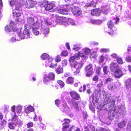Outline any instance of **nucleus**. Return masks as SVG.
I'll list each match as a JSON object with an SVG mask.
<instances>
[{"mask_svg":"<svg viewBox=\"0 0 131 131\" xmlns=\"http://www.w3.org/2000/svg\"><path fill=\"white\" fill-rule=\"evenodd\" d=\"M127 131H131V121L129 122L127 125Z\"/></svg>","mask_w":131,"mask_h":131,"instance_id":"48","label":"nucleus"},{"mask_svg":"<svg viewBox=\"0 0 131 131\" xmlns=\"http://www.w3.org/2000/svg\"><path fill=\"white\" fill-rule=\"evenodd\" d=\"M126 61L128 62H131V56H128L126 58Z\"/></svg>","mask_w":131,"mask_h":131,"instance_id":"60","label":"nucleus"},{"mask_svg":"<svg viewBox=\"0 0 131 131\" xmlns=\"http://www.w3.org/2000/svg\"><path fill=\"white\" fill-rule=\"evenodd\" d=\"M43 1L41 3H40V5L41 7H45L46 6L48 3V1L46 0H42Z\"/></svg>","mask_w":131,"mask_h":131,"instance_id":"36","label":"nucleus"},{"mask_svg":"<svg viewBox=\"0 0 131 131\" xmlns=\"http://www.w3.org/2000/svg\"><path fill=\"white\" fill-rule=\"evenodd\" d=\"M107 25L108 28L111 29L110 32L107 31L108 34L111 35H112L116 33V29L114 27L113 23L112 21H108Z\"/></svg>","mask_w":131,"mask_h":131,"instance_id":"7","label":"nucleus"},{"mask_svg":"<svg viewBox=\"0 0 131 131\" xmlns=\"http://www.w3.org/2000/svg\"><path fill=\"white\" fill-rule=\"evenodd\" d=\"M16 106L15 105H14L12 106L11 108V111L12 112L11 114H16L15 112V108Z\"/></svg>","mask_w":131,"mask_h":131,"instance_id":"61","label":"nucleus"},{"mask_svg":"<svg viewBox=\"0 0 131 131\" xmlns=\"http://www.w3.org/2000/svg\"><path fill=\"white\" fill-rule=\"evenodd\" d=\"M126 123L125 121H123L119 123L118 124V126L120 128H123L125 126Z\"/></svg>","mask_w":131,"mask_h":131,"instance_id":"35","label":"nucleus"},{"mask_svg":"<svg viewBox=\"0 0 131 131\" xmlns=\"http://www.w3.org/2000/svg\"><path fill=\"white\" fill-rule=\"evenodd\" d=\"M92 64H90L86 68V71H89L86 74L87 76H90L93 73V72L92 68Z\"/></svg>","mask_w":131,"mask_h":131,"instance_id":"15","label":"nucleus"},{"mask_svg":"<svg viewBox=\"0 0 131 131\" xmlns=\"http://www.w3.org/2000/svg\"><path fill=\"white\" fill-rule=\"evenodd\" d=\"M104 60V58L102 56H101L99 58V63H103Z\"/></svg>","mask_w":131,"mask_h":131,"instance_id":"57","label":"nucleus"},{"mask_svg":"<svg viewBox=\"0 0 131 131\" xmlns=\"http://www.w3.org/2000/svg\"><path fill=\"white\" fill-rule=\"evenodd\" d=\"M45 20V22L47 25L49 24L51 25V26H54L56 24H59L66 26L68 25V24L67 22V19L66 18L64 17H58L57 19L55 21H52V20Z\"/></svg>","mask_w":131,"mask_h":131,"instance_id":"2","label":"nucleus"},{"mask_svg":"<svg viewBox=\"0 0 131 131\" xmlns=\"http://www.w3.org/2000/svg\"><path fill=\"white\" fill-rule=\"evenodd\" d=\"M66 2H68L71 5H73L74 4L76 3L77 0H64Z\"/></svg>","mask_w":131,"mask_h":131,"instance_id":"43","label":"nucleus"},{"mask_svg":"<svg viewBox=\"0 0 131 131\" xmlns=\"http://www.w3.org/2000/svg\"><path fill=\"white\" fill-rule=\"evenodd\" d=\"M112 80V79L111 78H108L104 80V83L105 84H106L111 82Z\"/></svg>","mask_w":131,"mask_h":131,"instance_id":"50","label":"nucleus"},{"mask_svg":"<svg viewBox=\"0 0 131 131\" xmlns=\"http://www.w3.org/2000/svg\"><path fill=\"white\" fill-rule=\"evenodd\" d=\"M82 51H83L84 54L86 55H87L89 54H91V50L88 48H83L82 50Z\"/></svg>","mask_w":131,"mask_h":131,"instance_id":"32","label":"nucleus"},{"mask_svg":"<svg viewBox=\"0 0 131 131\" xmlns=\"http://www.w3.org/2000/svg\"><path fill=\"white\" fill-rule=\"evenodd\" d=\"M8 127L9 128L11 129H14L15 128V123H9L8 124Z\"/></svg>","mask_w":131,"mask_h":131,"instance_id":"46","label":"nucleus"},{"mask_svg":"<svg viewBox=\"0 0 131 131\" xmlns=\"http://www.w3.org/2000/svg\"><path fill=\"white\" fill-rule=\"evenodd\" d=\"M109 51V49L106 48L101 49L100 50V51L101 53L106 52Z\"/></svg>","mask_w":131,"mask_h":131,"instance_id":"54","label":"nucleus"},{"mask_svg":"<svg viewBox=\"0 0 131 131\" xmlns=\"http://www.w3.org/2000/svg\"><path fill=\"white\" fill-rule=\"evenodd\" d=\"M35 21L34 18L31 17H28L27 18V24H26L25 25H27L30 26H30L35 22Z\"/></svg>","mask_w":131,"mask_h":131,"instance_id":"19","label":"nucleus"},{"mask_svg":"<svg viewBox=\"0 0 131 131\" xmlns=\"http://www.w3.org/2000/svg\"><path fill=\"white\" fill-rule=\"evenodd\" d=\"M63 109L65 111H68L69 110V107L67 105L66 103H64L63 104Z\"/></svg>","mask_w":131,"mask_h":131,"instance_id":"49","label":"nucleus"},{"mask_svg":"<svg viewBox=\"0 0 131 131\" xmlns=\"http://www.w3.org/2000/svg\"><path fill=\"white\" fill-rule=\"evenodd\" d=\"M68 21V24H69L73 26H76V25L75 21L72 18H69Z\"/></svg>","mask_w":131,"mask_h":131,"instance_id":"34","label":"nucleus"},{"mask_svg":"<svg viewBox=\"0 0 131 131\" xmlns=\"http://www.w3.org/2000/svg\"><path fill=\"white\" fill-rule=\"evenodd\" d=\"M105 104L104 105L103 104H99L97 106V109L102 110L103 109V107L105 106Z\"/></svg>","mask_w":131,"mask_h":131,"instance_id":"53","label":"nucleus"},{"mask_svg":"<svg viewBox=\"0 0 131 131\" xmlns=\"http://www.w3.org/2000/svg\"><path fill=\"white\" fill-rule=\"evenodd\" d=\"M103 84V81L101 79H100L99 82L97 84L96 86L98 88L101 89Z\"/></svg>","mask_w":131,"mask_h":131,"instance_id":"41","label":"nucleus"},{"mask_svg":"<svg viewBox=\"0 0 131 131\" xmlns=\"http://www.w3.org/2000/svg\"><path fill=\"white\" fill-rule=\"evenodd\" d=\"M75 59H77L76 58L75 56V55L73 56L70 57L69 59V61L70 62H73Z\"/></svg>","mask_w":131,"mask_h":131,"instance_id":"55","label":"nucleus"},{"mask_svg":"<svg viewBox=\"0 0 131 131\" xmlns=\"http://www.w3.org/2000/svg\"><path fill=\"white\" fill-rule=\"evenodd\" d=\"M36 4V2L31 0H28L25 2V5L28 8H32L34 7Z\"/></svg>","mask_w":131,"mask_h":131,"instance_id":"13","label":"nucleus"},{"mask_svg":"<svg viewBox=\"0 0 131 131\" xmlns=\"http://www.w3.org/2000/svg\"><path fill=\"white\" fill-rule=\"evenodd\" d=\"M15 25L13 22H11L9 25H7L5 27L6 31L8 32L11 31V29L13 31L16 30Z\"/></svg>","mask_w":131,"mask_h":131,"instance_id":"10","label":"nucleus"},{"mask_svg":"<svg viewBox=\"0 0 131 131\" xmlns=\"http://www.w3.org/2000/svg\"><path fill=\"white\" fill-rule=\"evenodd\" d=\"M117 62L119 64H122L123 63L122 59V58H119V57L117 58Z\"/></svg>","mask_w":131,"mask_h":131,"instance_id":"58","label":"nucleus"},{"mask_svg":"<svg viewBox=\"0 0 131 131\" xmlns=\"http://www.w3.org/2000/svg\"><path fill=\"white\" fill-rule=\"evenodd\" d=\"M32 32L33 34L35 35H38L39 34V29H33Z\"/></svg>","mask_w":131,"mask_h":131,"instance_id":"47","label":"nucleus"},{"mask_svg":"<svg viewBox=\"0 0 131 131\" xmlns=\"http://www.w3.org/2000/svg\"><path fill=\"white\" fill-rule=\"evenodd\" d=\"M10 5L12 6V7H14V9L16 10H20V4L19 2L17 0H12L10 2Z\"/></svg>","mask_w":131,"mask_h":131,"instance_id":"9","label":"nucleus"},{"mask_svg":"<svg viewBox=\"0 0 131 131\" xmlns=\"http://www.w3.org/2000/svg\"><path fill=\"white\" fill-rule=\"evenodd\" d=\"M73 80V78L72 77H69L66 80V82L67 84H72L74 82Z\"/></svg>","mask_w":131,"mask_h":131,"instance_id":"30","label":"nucleus"},{"mask_svg":"<svg viewBox=\"0 0 131 131\" xmlns=\"http://www.w3.org/2000/svg\"><path fill=\"white\" fill-rule=\"evenodd\" d=\"M41 58L43 60H46L47 59V61L50 58H49V55L46 53H43L41 56Z\"/></svg>","mask_w":131,"mask_h":131,"instance_id":"31","label":"nucleus"},{"mask_svg":"<svg viewBox=\"0 0 131 131\" xmlns=\"http://www.w3.org/2000/svg\"><path fill=\"white\" fill-rule=\"evenodd\" d=\"M72 102L73 106L75 108L76 110L78 111H79V108L78 105V102H76L74 100H72Z\"/></svg>","mask_w":131,"mask_h":131,"instance_id":"26","label":"nucleus"},{"mask_svg":"<svg viewBox=\"0 0 131 131\" xmlns=\"http://www.w3.org/2000/svg\"><path fill=\"white\" fill-rule=\"evenodd\" d=\"M12 9L13 10V16L14 17H19L21 15V14L19 13L18 10H16L14 9V7H12Z\"/></svg>","mask_w":131,"mask_h":131,"instance_id":"22","label":"nucleus"},{"mask_svg":"<svg viewBox=\"0 0 131 131\" xmlns=\"http://www.w3.org/2000/svg\"><path fill=\"white\" fill-rule=\"evenodd\" d=\"M70 93L71 96L75 100H79V99L80 97V95L76 92L73 91L70 92Z\"/></svg>","mask_w":131,"mask_h":131,"instance_id":"16","label":"nucleus"},{"mask_svg":"<svg viewBox=\"0 0 131 131\" xmlns=\"http://www.w3.org/2000/svg\"><path fill=\"white\" fill-rule=\"evenodd\" d=\"M72 12L73 15L77 16H80L81 15V9L77 6L72 7Z\"/></svg>","mask_w":131,"mask_h":131,"instance_id":"11","label":"nucleus"},{"mask_svg":"<svg viewBox=\"0 0 131 131\" xmlns=\"http://www.w3.org/2000/svg\"><path fill=\"white\" fill-rule=\"evenodd\" d=\"M57 82L61 86V87H63L64 86V84L62 81L59 80Z\"/></svg>","mask_w":131,"mask_h":131,"instance_id":"59","label":"nucleus"},{"mask_svg":"<svg viewBox=\"0 0 131 131\" xmlns=\"http://www.w3.org/2000/svg\"><path fill=\"white\" fill-rule=\"evenodd\" d=\"M22 107L21 105H18L16 108V111L18 114H20L22 110Z\"/></svg>","mask_w":131,"mask_h":131,"instance_id":"38","label":"nucleus"},{"mask_svg":"<svg viewBox=\"0 0 131 131\" xmlns=\"http://www.w3.org/2000/svg\"><path fill=\"white\" fill-rule=\"evenodd\" d=\"M126 88L131 90V79H129L127 80L125 82Z\"/></svg>","mask_w":131,"mask_h":131,"instance_id":"20","label":"nucleus"},{"mask_svg":"<svg viewBox=\"0 0 131 131\" xmlns=\"http://www.w3.org/2000/svg\"><path fill=\"white\" fill-rule=\"evenodd\" d=\"M114 73V76L116 78H119L122 75V71L120 69H117L115 71Z\"/></svg>","mask_w":131,"mask_h":131,"instance_id":"17","label":"nucleus"},{"mask_svg":"<svg viewBox=\"0 0 131 131\" xmlns=\"http://www.w3.org/2000/svg\"><path fill=\"white\" fill-rule=\"evenodd\" d=\"M92 79L93 81L97 82L98 81L99 77L97 75L95 76Z\"/></svg>","mask_w":131,"mask_h":131,"instance_id":"64","label":"nucleus"},{"mask_svg":"<svg viewBox=\"0 0 131 131\" xmlns=\"http://www.w3.org/2000/svg\"><path fill=\"white\" fill-rule=\"evenodd\" d=\"M54 77L55 74L52 72L48 74H44L43 76V81L45 83L49 82L52 80H54Z\"/></svg>","mask_w":131,"mask_h":131,"instance_id":"6","label":"nucleus"},{"mask_svg":"<svg viewBox=\"0 0 131 131\" xmlns=\"http://www.w3.org/2000/svg\"><path fill=\"white\" fill-rule=\"evenodd\" d=\"M103 71L104 74L108 75L109 74L110 72L109 71V69L107 66H105L103 67Z\"/></svg>","mask_w":131,"mask_h":131,"instance_id":"27","label":"nucleus"},{"mask_svg":"<svg viewBox=\"0 0 131 131\" xmlns=\"http://www.w3.org/2000/svg\"><path fill=\"white\" fill-rule=\"evenodd\" d=\"M101 68L100 67H97L96 70V72L97 74L99 75H100L101 74Z\"/></svg>","mask_w":131,"mask_h":131,"instance_id":"51","label":"nucleus"},{"mask_svg":"<svg viewBox=\"0 0 131 131\" xmlns=\"http://www.w3.org/2000/svg\"><path fill=\"white\" fill-rule=\"evenodd\" d=\"M25 29L23 30H21L20 31V34L22 35V38H30V35L29 29L30 28V26L27 25H25L24 26Z\"/></svg>","mask_w":131,"mask_h":131,"instance_id":"4","label":"nucleus"},{"mask_svg":"<svg viewBox=\"0 0 131 131\" xmlns=\"http://www.w3.org/2000/svg\"><path fill=\"white\" fill-rule=\"evenodd\" d=\"M64 121L65 122L63 123V131H71V129L67 130V128L69 127V123L70 122L69 119H65Z\"/></svg>","mask_w":131,"mask_h":131,"instance_id":"14","label":"nucleus"},{"mask_svg":"<svg viewBox=\"0 0 131 131\" xmlns=\"http://www.w3.org/2000/svg\"><path fill=\"white\" fill-rule=\"evenodd\" d=\"M33 125V123L32 122H30L27 124V128H29L32 127Z\"/></svg>","mask_w":131,"mask_h":131,"instance_id":"56","label":"nucleus"},{"mask_svg":"<svg viewBox=\"0 0 131 131\" xmlns=\"http://www.w3.org/2000/svg\"><path fill=\"white\" fill-rule=\"evenodd\" d=\"M22 35L20 34V32L18 34H17L14 37H16V40L19 41L21 39H24V38H22Z\"/></svg>","mask_w":131,"mask_h":131,"instance_id":"33","label":"nucleus"},{"mask_svg":"<svg viewBox=\"0 0 131 131\" xmlns=\"http://www.w3.org/2000/svg\"><path fill=\"white\" fill-rule=\"evenodd\" d=\"M55 71L58 74H59L63 72V69L60 66H59L56 69Z\"/></svg>","mask_w":131,"mask_h":131,"instance_id":"25","label":"nucleus"},{"mask_svg":"<svg viewBox=\"0 0 131 131\" xmlns=\"http://www.w3.org/2000/svg\"><path fill=\"white\" fill-rule=\"evenodd\" d=\"M81 47L80 44H77L74 46L73 50L75 51H78Z\"/></svg>","mask_w":131,"mask_h":131,"instance_id":"40","label":"nucleus"},{"mask_svg":"<svg viewBox=\"0 0 131 131\" xmlns=\"http://www.w3.org/2000/svg\"><path fill=\"white\" fill-rule=\"evenodd\" d=\"M72 5L69 3V4L62 6V7H60L58 11L61 14L67 15L68 14V11L69 10L72 8L71 5Z\"/></svg>","mask_w":131,"mask_h":131,"instance_id":"5","label":"nucleus"},{"mask_svg":"<svg viewBox=\"0 0 131 131\" xmlns=\"http://www.w3.org/2000/svg\"><path fill=\"white\" fill-rule=\"evenodd\" d=\"M118 68V66L116 63H112L111 64L110 69L111 71H114Z\"/></svg>","mask_w":131,"mask_h":131,"instance_id":"18","label":"nucleus"},{"mask_svg":"<svg viewBox=\"0 0 131 131\" xmlns=\"http://www.w3.org/2000/svg\"><path fill=\"white\" fill-rule=\"evenodd\" d=\"M47 6L45 8L46 10H48L51 9L54 6V4L52 3H50L47 4Z\"/></svg>","mask_w":131,"mask_h":131,"instance_id":"29","label":"nucleus"},{"mask_svg":"<svg viewBox=\"0 0 131 131\" xmlns=\"http://www.w3.org/2000/svg\"><path fill=\"white\" fill-rule=\"evenodd\" d=\"M102 21L100 20H91V22L93 24L99 25L100 24L102 23Z\"/></svg>","mask_w":131,"mask_h":131,"instance_id":"39","label":"nucleus"},{"mask_svg":"<svg viewBox=\"0 0 131 131\" xmlns=\"http://www.w3.org/2000/svg\"><path fill=\"white\" fill-rule=\"evenodd\" d=\"M22 124V122L20 120H17L16 122L15 123V126H19Z\"/></svg>","mask_w":131,"mask_h":131,"instance_id":"45","label":"nucleus"},{"mask_svg":"<svg viewBox=\"0 0 131 131\" xmlns=\"http://www.w3.org/2000/svg\"><path fill=\"white\" fill-rule=\"evenodd\" d=\"M34 109L32 106L30 105H29L26 108L25 112L27 113L28 112L27 111L28 110V111L29 112H32L34 111Z\"/></svg>","mask_w":131,"mask_h":131,"instance_id":"37","label":"nucleus"},{"mask_svg":"<svg viewBox=\"0 0 131 131\" xmlns=\"http://www.w3.org/2000/svg\"><path fill=\"white\" fill-rule=\"evenodd\" d=\"M67 60L64 59L62 61V66L63 67L66 66L67 64Z\"/></svg>","mask_w":131,"mask_h":131,"instance_id":"63","label":"nucleus"},{"mask_svg":"<svg viewBox=\"0 0 131 131\" xmlns=\"http://www.w3.org/2000/svg\"><path fill=\"white\" fill-rule=\"evenodd\" d=\"M106 7H102V12L105 14H107L108 13Z\"/></svg>","mask_w":131,"mask_h":131,"instance_id":"52","label":"nucleus"},{"mask_svg":"<svg viewBox=\"0 0 131 131\" xmlns=\"http://www.w3.org/2000/svg\"><path fill=\"white\" fill-rule=\"evenodd\" d=\"M39 24L38 21L34 22L30 26V28H31L32 29H39Z\"/></svg>","mask_w":131,"mask_h":131,"instance_id":"21","label":"nucleus"},{"mask_svg":"<svg viewBox=\"0 0 131 131\" xmlns=\"http://www.w3.org/2000/svg\"><path fill=\"white\" fill-rule=\"evenodd\" d=\"M108 89L110 90H114L116 88V86L113 83H111L108 85L107 86Z\"/></svg>","mask_w":131,"mask_h":131,"instance_id":"28","label":"nucleus"},{"mask_svg":"<svg viewBox=\"0 0 131 131\" xmlns=\"http://www.w3.org/2000/svg\"><path fill=\"white\" fill-rule=\"evenodd\" d=\"M98 99L99 98L98 97H96L95 99L94 97H93L92 96V99L90 98V101H92L93 103L94 104H95V103H94V102H95L96 103H97L98 102Z\"/></svg>","mask_w":131,"mask_h":131,"instance_id":"44","label":"nucleus"},{"mask_svg":"<svg viewBox=\"0 0 131 131\" xmlns=\"http://www.w3.org/2000/svg\"><path fill=\"white\" fill-rule=\"evenodd\" d=\"M50 17L53 19H55L53 21H55V20H57V19L58 17L57 16V15L56 14H51L50 15Z\"/></svg>","mask_w":131,"mask_h":131,"instance_id":"42","label":"nucleus"},{"mask_svg":"<svg viewBox=\"0 0 131 131\" xmlns=\"http://www.w3.org/2000/svg\"><path fill=\"white\" fill-rule=\"evenodd\" d=\"M52 59L51 58L48 59L44 62V64L46 67H49L52 68H54L57 66V64H52L51 62L52 61Z\"/></svg>","mask_w":131,"mask_h":131,"instance_id":"12","label":"nucleus"},{"mask_svg":"<svg viewBox=\"0 0 131 131\" xmlns=\"http://www.w3.org/2000/svg\"><path fill=\"white\" fill-rule=\"evenodd\" d=\"M102 93L105 97L104 100L106 103L108 104L109 106V109L110 112L113 111L114 113H118L119 111V107H118L115 108L114 107V105L115 101L113 99H111L109 96L110 95L108 94V93L105 92L104 91H103Z\"/></svg>","mask_w":131,"mask_h":131,"instance_id":"1","label":"nucleus"},{"mask_svg":"<svg viewBox=\"0 0 131 131\" xmlns=\"http://www.w3.org/2000/svg\"><path fill=\"white\" fill-rule=\"evenodd\" d=\"M71 66L72 70L74 71V75L77 74L80 71V69L83 66V64L82 62L78 63L77 62H72Z\"/></svg>","mask_w":131,"mask_h":131,"instance_id":"3","label":"nucleus"},{"mask_svg":"<svg viewBox=\"0 0 131 131\" xmlns=\"http://www.w3.org/2000/svg\"><path fill=\"white\" fill-rule=\"evenodd\" d=\"M48 20L50 19H45L44 21H43L42 22H41V27L42 28V29H41V32L45 36L49 34V28L48 27H45L43 25L45 24V25L46 26H48V25H49V24L47 25L46 24L45 22V20Z\"/></svg>","mask_w":131,"mask_h":131,"instance_id":"8","label":"nucleus"},{"mask_svg":"<svg viewBox=\"0 0 131 131\" xmlns=\"http://www.w3.org/2000/svg\"><path fill=\"white\" fill-rule=\"evenodd\" d=\"M61 59L60 56H57L55 58V61L57 62H59L61 61Z\"/></svg>","mask_w":131,"mask_h":131,"instance_id":"62","label":"nucleus"},{"mask_svg":"<svg viewBox=\"0 0 131 131\" xmlns=\"http://www.w3.org/2000/svg\"><path fill=\"white\" fill-rule=\"evenodd\" d=\"M11 115L12 117L11 121L13 123H15L18 119V117L16 115V114H11Z\"/></svg>","mask_w":131,"mask_h":131,"instance_id":"23","label":"nucleus"},{"mask_svg":"<svg viewBox=\"0 0 131 131\" xmlns=\"http://www.w3.org/2000/svg\"><path fill=\"white\" fill-rule=\"evenodd\" d=\"M84 54V53L83 54L81 52L79 51L78 53H76L75 54V56L77 60H78L79 59V57H84L85 56Z\"/></svg>","mask_w":131,"mask_h":131,"instance_id":"24","label":"nucleus"}]
</instances>
